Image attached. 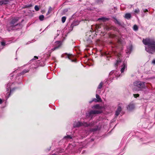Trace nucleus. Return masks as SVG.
Segmentation results:
<instances>
[{
	"mask_svg": "<svg viewBox=\"0 0 155 155\" xmlns=\"http://www.w3.org/2000/svg\"><path fill=\"white\" fill-rule=\"evenodd\" d=\"M64 138H68L70 139H72V137L70 135H68L67 136H65L64 137Z\"/></svg>",
	"mask_w": 155,
	"mask_h": 155,
	"instance_id": "obj_29",
	"label": "nucleus"
},
{
	"mask_svg": "<svg viewBox=\"0 0 155 155\" xmlns=\"http://www.w3.org/2000/svg\"><path fill=\"white\" fill-rule=\"evenodd\" d=\"M84 125L85 126H86V127H88L89 126V124H87V123H86V122L84 123Z\"/></svg>",
	"mask_w": 155,
	"mask_h": 155,
	"instance_id": "obj_36",
	"label": "nucleus"
},
{
	"mask_svg": "<svg viewBox=\"0 0 155 155\" xmlns=\"http://www.w3.org/2000/svg\"><path fill=\"white\" fill-rule=\"evenodd\" d=\"M101 27L100 26L97 25H96L95 26V28H96V30L95 31L96 32H97V31H98V29H99Z\"/></svg>",
	"mask_w": 155,
	"mask_h": 155,
	"instance_id": "obj_30",
	"label": "nucleus"
},
{
	"mask_svg": "<svg viewBox=\"0 0 155 155\" xmlns=\"http://www.w3.org/2000/svg\"><path fill=\"white\" fill-rule=\"evenodd\" d=\"M4 5H6V4H8V2H9V0H2Z\"/></svg>",
	"mask_w": 155,
	"mask_h": 155,
	"instance_id": "obj_24",
	"label": "nucleus"
},
{
	"mask_svg": "<svg viewBox=\"0 0 155 155\" xmlns=\"http://www.w3.org/2000/svg\"><path fill=\"white\" fill-rule=\"evenodd\" d=\"M134 97L135 98H137L140 95L139 94H133Z\"/></svg>",
	"mask_w": 155,
	"mask_h": 155,
	"instance_id": "obj_31",
	"label": "nucleus"
},
{
	"mask_svg": "<svg viewBox=\"0 0 155 155\" xmlns=\"http://www.w3.org/2000/svg\"><path fill=\"white\" fill-rule=\"evenodd\" d=\"M57 43L59 45L58 46H56L53 49V50H55L57 49H58V48L61 46V44L60 43V42L59 41H57Z\"/></svg>",
	"mask_w": 155,
	"mask_h": 155,
	"instance_id": "obj_13",
	"label": "nucleus"
},
{
	"mask_svg": "<svg viewBox=\"0 0 155 155\" xmlns=\"http://www.w3.org/2000/svg\"><path fill=\"white\" fill-rule=\"evenodd\" d=\"M52 8L51 6L49 7V9L47 13V15L50 14L51 12Z\"/></svg>",
	"mask_w": 155,
	"mask_h": 155,
	"instance_id": "obj_17",
	"label": "nucleus"
},
{
	"mask_svg": "<svg viewBox=\"0 0 155 155\" xmlns=\"http://www.w3.org/2000/svg\"><path fill=\"white\" fill-rule=\"evenodd\" d=\"M51 149V147H50L48 149H47L46 150L49 151Z\"/></svg>",
	"mask_w": 155,
	"mask_h": 155,
	"instance_id": "obj_43",
	"label": "nucleus"
},
{
	"mask_svg": "<svg viewBox=\"0 0 155 155\" xmlns=\"http://www.w3.org/2000/svg\"><path fill=\"white\" fill-rule=\"evenodd\" d=\"M89 124V126L91 127L93 126L94 125V122H92Z\"/></svg>",
	"mask_w": 155,
	"mask_h": 155,
	"instance_id": "obj_35",
	"label": "nucleus"
},
{
	"mask_svg": "<svg viewBox=\"0 0 155 155\" xmlns=\"http://www.w3.org/2000/svg\"><path fill=\"white\" fill-rule=\"evenodd\" d=\"M17 88L14 87L12 89H10V93L9 94L10 95V94L12 92H13Z\"/></svg>",
	"mask_w": 155,
	"mask_h": 155,
	"instance_id": "obj_26",
	"label": "nucleus"
},
{
	"mask_svg": "<svg viewBox=\"0 0 155 155\" xmlns=\"http://www.w3.org/2000/svg\"><path fill=\"white\" fill-rule=\"evenodd\" d=\"M104 84L102 82H101L99 84L97 88L98 89H101L102 88Z\"/></svg>",
	"mask_w": 155,
	"mask_h": 155,
	"instance_id": "obj_16",
	"label": "nucleus"
},
{
	"mask_svg": "<svg viewBox=\"0 0 155 155\" xmlns=\"http://www.w3.org/2000/svg\"><path fill=\"white\" fill-rule=\"evenodd\" d=\"M101 112L97 110H91L88 113H86V117L87 118L88 117H91V119L92 118V115L96 114H100Z\"/></svg>",
	"mask_w": 155,
	"mask_h": 155,
	"instance_id": "obj_4",
	"label": "nucleus"
},
{
	"mask_svg": "<svg viewBox=\"0 0 155 155\" xmlns=\"http://www.w3.org/2000/svg\"><path fill=\"white\" fill-rule=\"evenodd\" d=\"M71 25H72L73 26H74L75 25H74L73 23H72Z\"/></svg>",
	"mask_w": 155,
	"mask_h": 155,
	"instance_id": "obj_45",
	"label": "nucleus"
},
{
	"mask_svg": "<svg viewBox=\"0 0 155 155\" xmlns=\"http://www.w3.org/2000/svg\"><path fill=\"white\" fill-rule=\"evenodd\" d=\"M143 12H148V10H147V9H144V10H143Z\"/></svg>",
	"mask_w": 155,
	"mask_h": 155,
	"instance_id": "obj_41",
	"label": "nucleus"
},
{
	"mask_svg": "<svg viewBox=\"0 0 155 155\" xmlns=\"http://www.w3.org/2000/svg\"><path fill=\"white\" fill-rule=\"evenodd\" d=\"M87 32L85 37V40L87 43L91 44V43L92 40L93 39V36L90 34H88Z\"/></svg>",
	"mask_w": 155,
	"mask_h": 155,
	"instance_id": "obj_6",
	"label": "nucleus"
},
{
	"mask_svg": "<svg viewBox=\"0 0 155 155\" xmlns=\"http://www.w3.org/2000/svg\"><path fill=\"white\" fill-rule=\"evenodd\" d=\"M94 107L96 109H99L100 108V106L99 104H96L94 105Z\"/></svg>",
	"mask_w": 155,
	"mask_h": 155,
	"instance_id": "obj_27",
	"label": "nucleus"
},
{
	"mask_svg": "<svg viewBox=\"0 0 155 155\" xmlns=\"http://www.w3.org/2000/svg\"><path fill=\"white\" fill-rule=\"evenodd\" d=\"M152 63L154 64H155V59H154L152 61Z\"/></svg>",
	"mask_w": 155,
	"mask_h": 155,
	"instance_id": "obj_40",
	"label": "nucleus"
},
{
	"mask_svg": "<svg viewBox=\"0 0 155 155\" xmlns=\"http://www.w3.org/2000/svg\"><path fill=\"white\" fill-rule=\"evenodd\" d=\"M64 55H66V57H65L66 58H67L68 59H70V60H71V61H72V62H75V61H76L75 60H71V58L72 57V56H73V55L71 54H68L67 53H65L64 54Z\"/></svg>",
	"mask_w": 155,
	"mask_h": 155,
	"instance_id": "obj_10",
	"label": "nucleus"
},
{
	"mask_svg": "<svg viewBox=\"0 0 155 155\" xmlns=\"http://www.w3.org/2000/svg\"><path fill=\"white\" fill-rule=\"evenodd\" d=\"M145 84L144 82L136 81L134 83V85L140 89H144L146 87Z\"/></svg>",
	"mask_w": 155,
	"mask_h": 155,
	"instance_id": "obj_3",
	"label": "nucleus"
},
{
	"mask_svg": "<svg viewBox=\"0 0 155 155\" xmlns=\"http://www.w3.org/2000/svg\"><path fill=\"white\" fill-rule=\"evenodd\" d=\"M2 100L1 99H0V104H2Z\"/></svg>",
	"mask_w": 155,
	"mask_h": 155,
	"instance_id": "obj_42",
	"label": "nucleus"
},
{
	"mask_svg": "<svg viewBox=\"0 0 155 155\" xmlns=\"http://www.w3.org/2000/svg\"><path fill=\"white\" fill-rule=\"evenodd\" d=\"M98 20H102L104 21H105V20H108V18H104V17H102V18H99Z\"/></svg>",
	"mask_w": 155,
	"mask_h": 155,
	"instance_id": "obj_23",
	"label": "nucleus"
},
{
	"mask_svg": "<svg viewBox=\"0 0 155 155\" xmlns=\"http://www.w3.org/2000/svg\"><path fill=\"white\" fill-rule=\"evenodd\" d=\"M0 5H4V4H3V1H0Z\"/></svg>",
	"mask_w": 155,
	"mask_h": 155,
	"instance_id": "obj_38",
	"label": "nucleus"
},
{
	"mask_svg": "<svg viewBox=\"0 0 155 155\" xmlns=\"http://www.w3.org/2000/svg\"><path fill=\"white\" fill-rule=\"evenodd\" d=\"M66 19V17L65 16H64L62 18L61 21L63 23H64L65 22Z\"/></svg>",
	"mask_w": 155,
	"mask_h": 155,
	"instance_id": "obj_19",
	"label": "nucleus"
},
{
	"mask_svg": "<svg viewBox=\"0 0 155 155\" xmlns=\"http://www.w3.org/2000/svg\"><path fill=\"white\" fill-rule=\"evenodd\" d=\"M35 9L36 11H38L39 10V8L37 5H35Z\"/></svg>",
	"mask_w": 155,
	"mask_h": 155,
	"instance_id": "obj_28",
	"label": "nucleus"
},
{
	"mask_svg": "<svg viewBox=\"0 0 155 155\" xmlns=\"http://www.w3.org/2000/svg\"><path fill=\"white\" fill-rule=\"evenodd\" d=\"M39 18L40 20L42 21L44 20V16L43 15H41L39 16Z\"/></svg>",
	"mask_w": 155,
	"mask_h": 155,
	"instance_id": "obj_18",
	"label": "nucleus"
},
{
	"mask_svg": "<svg viewBox=\"0 0 155 155\" xmlns=\"http://www.w3.org/2000/svg\"><path fill=\"white\" fill-rule=\"evenodd\" d=\"M32 6L31 5H26L23 7V8H28L31 7Z\"/></svg>",
	"mask_w": 155,
	"mask_h": 155,
	"instance_id": "obj_25",
	"label": "nucleus"
},
{
	"mask_svg": "<svg viewBox=\"0 0 155 155\" xmlns=\"http://www.w3.org/2000/svg\"><path fill=\"white\" fill-rule=\"evenodd\" d=\"M117 59L116 60V62L115 64V67L117 68L118 65L120 63L122 60L123 57L120 53H118L117 54Z\"/></svg>",
	"mask_w": 155,
	"mask_h": 155,
	"instance_id": "obj_5",
	"label": "nucleus"
},
{
	"mask_svg": "<svg viewBox=\"0 0 155 155\" xmlns=\"http://www.w3.org/2000/svg\"><path fill=\"white\" fill-rule=\"evenodd\" d=\"M133 29L135 31H137L138 29L137 26L136 25H134L133 27Z\"/></svg>",
	"mask_w": 155,
	"mask_h": 155,
	"instance_id": "obj_21",
	"label": "nucleus"
},
{
	"mask_svg": "<svg viewBox=\"0 0 155 155\" xmlns=\"http://www.w3.org/2000/svg\"><path fill=\"white\" fill-rule=\"evenodd\" d=\"M140 12L139 10L138 9H135L134 10V12L137 13H138Z\"/></svg>",
	"mask_w": 155,
	"mask_h": 155,
	"instance_id": "obj_32",
	"label": "nucleus"
},
{
	"mask_svg": "<svg viewBox=\"0 0 155 155\" xmlns=\"http://www.w3.org/2000/svg\"><path fill=\"white\" fill-rule=\"evenodd\" d=\"M101 0H96V2L97 3H99L100 2H101Z\"/></svg>",
	"mask_w": 155,
	"mask_h": 155,
	"instance_id": "obj_37",
	"label": "nucleus"
},
{
	"mask_svg": "<svg viewBox=\"0 0 155 155\" xmlns=\"http://www.w3.org/2000/svg\"><path fill=\"white\" fill-rule=\"evenodd\" d=\"M38 59V57L37 56H35L34 58L31 60H35L36 59Z\"/></svg>",
	"mask_w": 155,
	"mask_h": 155,
	"instance_id": "obj_33",
	"label": "nucleus"
},
{
	"mask_svg": "<svg viewBox=\"0 0 155 155\" xmlns=\"http://www.w3.org/2000/svg\"><path fill=\"white\" fill-rule=\"evenodd\" d=\"M29 71V70L24 69L20 73V74L21 75H23L26 73L28 72Z\"/></svg>",
	"mask_w": 155,
	"mask_h": 155,
	"instance_id": "obj_14",
	"label": "nucleus"
},
{
	"mask_svg": "<svg viewBox=\"0 0 155 155\" xmlns=\"http://www.w3.org/2000/svg\"><path fill=\"white\" fill-rule=\"evenodd\" d=\"M135 107L134 104L133 103H130L127 107V108L129 110H131L134 109Z\"/></svg>",
	"mask_w": 155,
	"mask_h": 155,
	"instance_id": "obj_8",
	"label": "nucleus"
},
{
	"mask_svg": "<svg viewBox=\"0 0 155 155\" xmlns=\"http://www.w3.org/2000/svg\"><path fill=\"white\" fill-rule=\"evenodd\" d=\"M122 110V108L120 106H118L116 111L115 115L118 116Z\"/></svg>",
	"mask_w": 155,
	"mask_h": 155,
	"instance_id": "obj_11",
	"label": "nucleus"
},
{
	"mask_svg": "<svg viewBox=\"0 0 155 155\" xmlns=\"http://www.w3.org/2000/svg\"><path fill=\"white\" fill-rule=\"evenodd\" d=\"M92 130L93 131H96V129H92Z\"/></svg>",
	"mask_w": 155,
	"mask_h": 155,
	"instance_id": "obj_44",
	"label": "nucleus"
},
{
	"mask_svg": "<svg viewBox=\"0 0 155 155\" xmlns=\"http://www.w3.org/2000/svg\"><path fill=\"white\" fill-rule=\"evenodd\" d=\"M92 101H94L95 102H99L98 101V100L97 99V98H94L92 100Z\"/></svg>",
	"mask_w": 155,
	"mask_h": 155,
	"instance_id": "obj_34",
	"label": "nucleus"
},
{
	"mask_svg": "<svg viewBox=\"0 0 155 155\" xmlns=\"http://www.w3.org/2000/svg\"><path fill=\"white\" fill-rule=\"evenodd\" d=\"M19 20L18 18H13L10 23L7 25V30L10 31L12 30H16L21 29L22 27V25L20 23L15 24Z\"/></svg>",
	"mask_w": 155,
	"mask_h": 155,
	"instance_id": "obj_2",
	"label": "nucleus"
},
{
	"mask_svg": "<svg viewBox=\"0 0 155 155\" xmlns=\"http://www.w3.org/2000/svg\"><path fill=\"white\" fill-rule=\"evenodd\" d=\"M122 68L120 70V71L121 73H123L125 70L127 69V62H124L123 64L121 65Z\"/></svg>",
	"mask_w": 155,
	"mask_h": 155,
	"instance_id": "obj_7",
	"label": "nucleus"
},
{
	"mask_svg": "<svg viewBox=\"0 0 155 155\" xmlns=\"http://www.w3.org/2000/svg\"><path fill=\"white\" fill-rule=\"evenodd\" d=\"M110 29H113L114 31H116L118 32L119 31L118 29L117 28H116L114 27H113V26L111 27V28H110Z\"/></svg>",
	"mask_w": 155,
	"mask_h": 155,
	"instance_id": "obj_20",
	"label": "nucleus"
},
{
	"mask_svg": "<svg viewBox=\"0 0 155 155\" xmlns=\"http://www.w3.org/2000/svg\"><path fill=\"white\" fill-rule=\"evenodd\" d=\"M112 18L114 19V21L115 24H117L119 25L122 26L123 23L118 20L115 17H113Z\"/></svg>",
	"mask_w": 155,
	"mask_h": 155,
	"instance_id": "obj_9",
	"label": "nucleus"
},
{
	"mask_svg": "<svg viewBox=\"0 0 155 155\" xmlns=\"http://www.w3.org/2000/svg\"><path fill=\"white\" fill-rule=\"evenodd\" d=\"M124 17L126 19H129L131 18V15L129 13H126L125 14Z\"/></svg>",
	"mask_w": 155,
	"mask_h": 155,
	"instance_id": "obj_12",
	"label": "nucleus"
},
{
	"mask_svg": "<svg viewBox=\"0 0 155 155\" xmlns=\"http://www.w3.org/2000/svg\"><path fill=\"white\" fill-rule=\"evenodd\" d=\"M143 43L145 45V50L150 54H153L155 52V39L149 38H143Z\"/></svg>",
	"mask_w": 155,
	"mask_h": 155,
	"instance_id": "obj_1",
	"label": "nucleus"
},
{
	"mask_svg": "<svg viewBox=\"0 0 155 155\" xmlns=\"http://www.w3.org/2000/svg\"><path fill=\"white\" fill-rule=\"evenodd\" d=\"M96 97L97 99L98 100V101H99V102H101L102 101V100L99 95L97 94H96Z\"/></svg>",
	"mask_w": 155,
	"mask_h": 155,
	"instance_id": "obj_15",
	"label": "nucleus"
},
{
	"mask_svg": "<svg viewBox=\"0 0 155 155\" xmlns=\"http://www.w3.org/2000/svg\"><path fill=\"white\" fill-rule=\"evenodd\" d=\"M5 43L4 42L2 41V42H1V44L3 46L5 45Z\"/></svg>",
	"mask_w": 155,
	"mask_h": 155,
	"instance_id": "obj_39",
	"label": "nucleus"
},
{
	"mask_svg": "<svg viewBox=\"0 0 155 155\" xmlns=\"http://www.w3.org/2000/svg\"><path fill=\"white\" fill-rule=\"evenodd\" d=\"M83 125V124L82 123L78 122L76 126L77 127H79Z\"/></svg>",
	"mask_w": 155,
	"mask_h": 155,
	"instance_id": "obj_22",
	"label": "nucleus"
}]
</instances>
